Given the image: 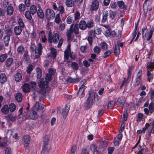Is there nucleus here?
Wrapping results in <instances>:
<instances>
[{
	"label": "nucleus",
	"instance_id": "9d476101",
	"mask_svg": "<svg viewBox=\"0 0 154 154\" xmlns=\"http://www.w3.org/2000/svg\"><path fill=\"white\" fill-rule=\"evenodd\" d=\"M71 53L70 49L68 47L64 52L65 61L67 63H69V60H68Z\"/></svg>",
	"mask_w": 154,
	"mask_h": 154
},
{
	"label": "nucleus",
	"instance_id": "c9c22d12",
	"mask_svg": "<svg viewBox=\"0 0 154 154\" xmlns=\"http://www.w3.org/2000/svg\"><path fill=\"white\" fill-rule=\"evenodd\" d=\"M36 72L37 73V78H40L42 75V72L41 69L39 67H37L36 68Z\"/></svg>",
	"mask_w": 154,
	"mask_h": 154
},
{
	"label": "nucleus",
	"instance_id": "4d7b16f0",
	"mask_svg": "<svg viewBox=\"0 0 154 154\" xmlns=\"http://www.w3.org/2000/svg\"><path fill=\"white\" fill-rule=\"evenodd\" d=\"M71 67L72 69L75 70L78 69L79 66L77 63L75 62H72L71 64Z\"/></svg>",
	"mask_w": 154,
	"mask_h": 154
},
{
	"label": "nucleus",
	"instance_id": "20e7f679",
	"mask_svg": "<svg viewBox=\"0 0 154 154\" xmlns=\"http://www.w3.org/2000/svg\"><path fill=\"white\" fill-rule=\"evenodd\" d=\"M49 141V139L48 136H45L43 139V148L41 154H48V148L47 146Z\"/></svg>",
	"mask_w": 154,
	"mask_h": 154
},
{
	"label": "nucleus",
	"instance_id": "393cba45",
	"mask_svg": "<svg viewBox=\"0 0 154 154\" xmlns=\"http://www.w3.org/2000/svg\"><path fill=\"white\" fill-rule=\"evenodd\" d=\"M108 14V11H104L103 13L102 18L101 22L102 23H105L107 20V17Z\"/></svg>",
	"mask_w": 154,
	"mask_h": 154
},
{
	"label": "nucleus",
	"instance_id": "a19ab883",
	"mask_svg": "<svg viewBox=\"0 0 154 154\" xmlns=\"http://www.w3.org/2000/svg\"><path fill=\"white\" fill-rule=\"evenodd\" d=\"M148 32V29L146 26H145L143 27L142 30V37L143 38L146 37V33Z\"/></svg>",
	"mask_w": 154,
	"mask_h": 154
},
{
	"label": "nucleus",
	"instance_id": "4468645a",
	"mask_svg": "<svg viewBox=\"0 0 154 154\" xmlns=\"http://www.w3.org/2000/svg\"><path fill=\"white\" fill-rule=\"evenodd\" d=\"M22 141L25 146H27L30 143V137L28 135H25L23 136Z\"/></svg>",
	"mask_w": 154,
	"mask_h": 154
},
{
	"label": "nucleus",
	"instance_id": "1a4fd4ad",
	"mask_svg": "<svg viewBox=\"0 0 154 154\" xmlns=\"http://www.w3.org/2000/svg\"><path fill=\"white\" fill-rule=\"evenodd\" d=\"M85 87L84 85H82L80 88L77 93L78 96L79 97L82 98L84 96Z\"/></svg>",
	"mask_w": 154,
	"mask_h": 154
},
{
	"label": "nucleus",
	"instance_id": "09e8293b",
	"mask_svg": "<svg viewBox=\"0 0 154 154\" xmlns=\"http://www.w3.org/2000/svg\"><path fill=\"white\" fill-rule=\"evenodd\" d=\"M34 66L33 65L30 64L27 67L26 72L28 74L30 73L34 69Z\"/></svg>",
	"mask_w": 154,
	"mask_h": 154
},
{
	"label": "nucleus",
	"instance_id": "e433bc0d",
	"mask_svg": "<svg viewBox=\"0 0 154 154\" xmlns=\"http://www.w3.org/2000/svg\"><path fill=\"white\" fill-rule=\"evenodd\" d=\"M134 68L133 66H130L128 71L127 80H129L131 78V72L133 69Z\"/></svg>",
	"mask_w": 154,
	"mask_h": 154
},
{
	"label": "nucleus",
	"instance_id": "0e129e2a",
	"mask_svg": "<svg viewBox=\"0 0 154 154\" xmlns=\"http://www.w3.org/2000/svg\"><path fill=\"white\" fill-rule=\"evenodd\" d=\"M94 51L95 53L98 54L100 52L101 49L100 47L96 46L94 48Z\"/></svg>",
	"mask_w": 154,
	"mask_h": 154
},
{
	"label": "nucleus",
	"instance_id": "de8ad7c7",
	"mask_svg": "<svg viewBox=\"0 0 154 154\" xmlns=\"http://www.w3.org/2000/svg\"><path fill=\"white\" fill-rule=\"evenodd\" d=\"M149 110L150 111L151 114L154 112V103H150L149 106Z\"/></svg>",
	"mask_w": 154,
	"mask_h": 154
},
{
	"label": "nucleus",
	"instance_id": "39448f33",
	"mask_svg": "<svg viewBox=\"0 0 154 154\" xmlns=\"http://www.w3.org/2000/svg\"><path fill=\"white\" fill-rule=\"evenodd\" d=\"M142 70L141 69H140L137 72L136 75L135 82L133 85L134 87H136L139 85L140 83L141 80V77L142 74Z\"/></svg>",
	"mask_w": 154,
	"mask_h": 154
},
{
	"label": "nucleus",
	"instance_id": "13d9d810",
	"mask_svg": "<svg viewBox=\"0 0 154 154\" xmlns=\"http://www.w3.org/2000/svg\"><path fill=\"white\" fill-rule=\"evenodd\" d=\"M80 13L76 11L74 14V19L75 20H77L80 19Z\"/></svg>",
	"mask_w": 154,
	"mask_h": 154
},
{
	"label": "nucleus",
	"instance_id": "58836bf2",
	"mask_svg": "<svg viewBox=\"0 0 154 154\" xmlns=\"http://www.w3.org/2000/svg\"><path fill=\"white\" fill-rule=\"evenodd\" d=\"M8 108L10 112H13L15 110L16 106L14 103H12L9 105Z\"/></svg>",
	"mask_w": 154,
	"mask_h": 154
},
{
	"label": "nucleus",
	"instance_id": "4be33fe9",
	"mask_svg": "<svg viewBox=\"0 0 154 154\" xmlns=\"http://www.w3.org/2000/svg\"><path fill=\"white\" fill-rule=\"evenodd\" d=\"M14 59L12 57L8 58L5 62V65L7 67H10L13 63Z\"/></svg>",
	"mask_w": 154,
	"mask_h": 154
},
{
	"label": "nucleus",
	"instance_id": "864d4df0",
	"mask_svg": "<svg viewBox=\"0 0 154 154\" xmlns=\"http://www.w3.org/2000/svg\"><path fill=\"white\" fill-rule=\"evenodd\" d=\"M7 57V54H4L0 56V62H4Z\"/></svg>",
	"mask_w": 154,
	"mask_h": 154
},
{
	"label": "nucleus",
	"instance_id": "a211bd4d",
	"mask_svg": "<svg viewBox=\"0 0 154 154\" xmlns=\"http://www.w3.org/2000/svg\"><path fill=\"white\" fill-rule=\"evenodd\" d=\"M125 102V98L123 97H120L117 100V103L118 105L123 107Z\"/></svg>",
	"mask_w": 154,
	"mask_h": 154
},
{
	"label": "nucleus",
	"instance_id": "473e14b6",
	"mask_svg": "<svg viewBox=\"0 0 154 154\" xmlns=\"http://www.w3.org/2000/svg\"><path fill=\"white\" fill-rule=\"evenodd\" d=\"M65 4L68 7H72L74 5V2L73 0H66Z\"/></svg>",
	"mask_w": 154,
	"mask_h": 154
},
{
	"label": "nucleus",
	"instance_id": "7ed1b4c3",
	"mask_svg": "<svg viewBox=\"0 0 154 154\" xmlns=\"http://www.w3.org/2000/svg\"><path fill=\"white\" fill-rule=\"evenodd\" d=\"M79 24L76 23L75 24L71 25L69 29L66 32V35L69 40L71 38L72 34L74 32L75 34H78L79 32Z\"/></svg>",
	"mask_w": 154,
	"mask_h": 154
},
{
	"label": "nucleus",
	"instance_id": "774afa93",
	"mask_svg": "<svg viewBox=\"0 0 154 154\" xmlns=\"http://www.w3.org/2000/svg\"><path fill=\"white\" fill-rule=\"evenodd\" d=\"M147 68L148 69L149 68L152 69H154V62H148L147 66Z\"/></svg>",
	"mask_w": 154,
	"mask_h": 154
},
{
	"label": "nucleus",
	"instance_id": "052dcab7",
	"mask_svg": "<svg viewBox=\"0 0 154 154\" xmlns=\"http://www.w3.org/2000/svg\"><path fill=\"white\" fill-rule=\"evenodd\" d=\"M52 75L49 74H47L45 76V81H47L49 82V81L52 80Z\"/></svg>",
	"mask_w": 154,
	"mask_h": 154
},
{
	"label": "nucleus",
	"instance_id": "a18cd8bd",
	"mask_svg": "<svg viewBox=\"0 0 154 154\" xmlns=\"http://www.w3.org/2000/svg\"><path fill=\"white\" fill-rule=\"evenodd\" d=\"M112 53V51L107 50L103 54V57L104 58H106L109 57Z\"/></svg>",
	"mask_w": 154,
	"mask_h": 154
},
{
	"label": "nucleus",
	"instance_id": "412c9836",
	"mask_svg": "<svg viewBox=\"0 0 154 154\" xmlns=\"http://www.w3.org/2000/svg\"><path fill=\"white\" fill-rule=\"evenodd\" d=\"M87 23L85 20H81L79 24V28L81 30H85L87 27Z\"/></svg>",
	"mask_w": 154,
	"mask_h": 154
},
{
	"label": "nucleus",
	"instance_id": "5fc2aeb1",
	"mask_svg": "<svg viewBox=\"0 0 154 154\" xmlns=\"http://www.w3.org/2000/svg\"><path fill=\"white\" fill-rule=\"evenodd\" d=\"M143 116V114L142 113H139L136 118L137 121L140 122Z\"/></svg>",
	"mask_w": 154,
	"mask_h": 154
},
{
	"label": "nucleus",
	"instance_id": "aec40b11",
	"mask_svg": "<svg viewBox=\"0 0 154 154\" xmlns=\"http://www.w3.org/2000/svg\"><path fill=\"white\" fill-rule=\"evenodd\" d=\"M117 4L119 8L121 9L126 10L127 9V5L122 1H118L117 2Z\"/></svg>",
	"mask_w": 154,
	"mask_h": 154
},
{
	"label": "nucleus",
	"instance_id": "f03ea898",
	"mask_svg": "<svg viewBox=\"0 0 154 154\" xmlns=\"http://www.w3.org/2000/svg\"><path fill=\"white\" fill-rule=\"evenodd\" d=\"M30 50L32 52H35V58H38L42 54V50L43 47L41 43H38L37 47L35 44H32L30 46Z\"/></svg>",
	"mask_w": 154,
	"mask_h": 154
},
{
	"label": "nucleus",
	"instance_id": "5701e85b",
	"mask_svg": "<svg viewBox=\"0 0 154 154\" xmlns=\"http://www.w3.org/2000/svg\"><path fill=\"white\" fill-rule=\"evenodd\" d=\"M22 30V28L18 26H16L14 28V32L17 35H20L21 33Z\"/></svg>",
	"mask_w": 154,
	"mask_h": 154
},
{
	"label": "nucleus",
	"instance_id": "603ef678",
	"mask_svg": "<svg viewBox=\"0 0 154 154\" xmlns=\"http://www.w3.org/2000/svg\"><path fill=\"white\" fill-rule=\"evenodd\" d=\"M115 104V101L113 100L110 101L108 104V109H112L113 108Z\"/></svg>",
	"mask_w": 154,
	"mask_h": 154
},
{
	"label": "nucleus",
	"instance_id": "ddd939ff",
	"mask_svg": "<svg viewBox=\"0 0 154 154\" xmlns=\"http://www.w3.org/2000/svg\"><path fill=\"white\" fill-rule=\"evenodd\" d=\"M93 99L88 98L86 102L85 103V106L86 109L90 108L92 105Z\"/></svg>",
	"mask_w": 154,
	"mask_h": 154
},
{
	"label": "nucleus",
	"instance_id": "f8f14e48",
	"mask_svg": "<svg viewBox=\"0 0 154 154\" xmlns=\"http://www.w3.org/2000/svg\"><path fill=\"white\" fill-rule=\"evenodd\" d=\"M5 33L7 35H6L11 36L13 34V31L11 28L8 25H5Z\"/></svg>",
	"mask_w": 154,
	"mask_h": 154
},
{
	"label": "nucleus",
	"instance_id": "b1692460",
	"mask_svg": "<svg viewBox=\"0 0 154 154\" xmlns=\"http://www.w3.org/2000/svg\"><path fill=\"white\" fill-rule=\"evenodd\" d=\"M14 79L17 82H19L22 79V76L21 74L19 72H17L14 75Z\"/></svg>",
	"mask_w": 154,
	"mask_h": 154
},
{
	"label": "nucleus",
	"instance_id": "69168bd1",
	"mask_svg": "<svg viewBox=\"0 0 154 154\" xmlns=\"http://www.w3.org/2000/svg\"><path fill=\"white\" fill-rule=\"evenodd\" d=\"M76 146L75 145H73L71 147L70 154H75V152L76 150Z\"/></svg>",
	"mask_w": 154,
	"mask_h": 154
},
{
	"label": "nucleus",
	"instance_id": "e2e57ef3",
	"mask_svg": "<svg viewBox=\"0 0 154 154\" xmlns=\"http://www.w3.org/2000/svg\"><path fill=\"white\" fill-rule=\"evenodd\" d=\"M9 2L8 0H4L2 3L3 7L5 8L8 7L7 6L9 5Z\"/></svg>",
	"mask_w": 154,
	"mask_h": 154
},
{
	"label": "nucleus",
	"instance_id": "c756f323",
	"mask_svg": "<svg viewBox=\"0 0 154 154\" xmlns=\"http://www.w3.org/2000/svg\"><path fill=\"white\" fill-rule=\"evenodd\" d=\"M2 112L5 114H7L8 113L9 109L8 106L7 105H4L1 109Z\"/></svg>",
	"mask_w": 154,
	"mask_h": 154
},
{
	"label": "nucleus",
	"instance_id": "338daca9",
	"mask_svg": "<svg viewBox=\"0 0 154 154\" xmlns=\"http://www.w3.org/2000/svg\"><path fill=\"white\" fill-rule=\"evenodd\" d=\"M5 154H12V151L10 147L8 146L5 149Z\"/></svg>",
	"mask_w": 154,
	"mask_h": 154
},
{
	"label": "nucleus",
	"instance_id": "bf43d9fd",
	"mask_svg": "<svg viewBox=\"0 0 154 154\" xmlns=\"http://www.w3.org/2000/svg\"><path fill=\"white\" fill-rule=\"evenodd\" d=\"M87 27L88 28H91L94 26V22L93 20H90L87 23Z\"/></svg>",
	"mask_w": 154,
	"mask_h": 154
},
{
	"label": "nucleus",
	"instance_id": "f3484780",
	"mask_svg": "<svg viewBox=\"0 0 154 154\" xmlns=\"http://www.w3.org/2000/svg\"><path fill=\"white\" fill-rule=\"evenodd\" d=\"M59 40V36L57 33H55L54 34L53 36L51 37V41L49 42V43H51L53 42L54 44L57 43Z\"/></svg>",
	"mask_w": 154,
	"mask_h": 154
},
{
	"label": "nucleus",
	"instance_id": "9b49d317",
	"mask_svg": "<svg viewBox=\"0 0 154 154\" xmlns=\"http://www.w3.org/2000/svg\"><path fill=\"white\" fill-rule=\"evenodd\" d=\"M99 5V2L97 0L92 1L91 5V9L93 10H97L98 8Z\"/></svg>",
	"mask_w": 154,
	"mask_h": 154
},
{
	"label": "nucleus",
	"instance_id": "4c0bfd02",
	"mask_svg": "<svg viewBox=\"0 0 154 154\" xmlns=\"http://www.w3.org/2000/svg\"><path fill=\"white\" fill-rule=\"evenodd\" d=\"M57 11H59V15H62L64 13H65L64 8L63 5H60L59 6L58 8Z\"/></svg>",
	"mask_w": 154,
	"mask_h": 154
},
{
	"label": "nucleus",
	"instance_id": "ea45409f",
	"mask_svg": "<svg viewBox=\"0 0 154 154\" xmlns=\"http://www.w3.org/2000/svg\"><path fill=\"white\" fill-rule=\"evenodd\" d=\"M97 146L94 144L91 145V149L92 151L93 154H97L99 152L97 149Z\"/></svg>",
	"mask_w": 154,
	"mask_h": 154
},
{
	"label": "nucleus",
	"instance_id": "6ab92c4d",
	"mask_svg": "<svg viewBox=\"0 0 154 154\" xmlns=\"http://www.w3.org/2000/svg\"><path fill=\"white\" fill-rule=\"evenodd\" d=\"M30 87L31 86L29 84L25 83L22 87V90L24 92L27 93L29 92Z\"/></svg>",
	"mask_w": 154,
	"mask_h": 154
},
{
	"label": "nucleus",
	"instance_id": "2f4dec72",
	"mask_svg": "<svg viewBox=\"0 0 154 154\" xmlns=\"http://www.w3.org/2000/svg\"><path fill=\"white\" fill-rule=\"evenodd\" d=\"M25 51L24 47L22 45H20L17 48V51L19 54L21 55L23 54Z\"/></svg>",
	"mask_w": 154,
	"mask_h": 154
},
{
	"label": "nucleus",
	"instance_id": "680f3d73",
	"mask_svg": "<svg viewBox=\"0 0 154 154\" xmlns=\"http://www.w3.org/2000/svg\"><path fill=\"white\" fill-rule=\"evenodd\" d=\"M80 50L81 52L84 53L87 51L88 48L86 46H82L80 48Z\"/></svg>",
	"mask_w": 154,
	"mask_h": 154
},
{
	"label": "nucleus",
	"instance_id": "6e6552de",
	"mask_svg": "<svg viewBox=\"0 0 154 154\" xmlns=\"http://www.w3.org/2000/svg\"><path fill=\"white\" fill-rule=\"evenodd\" d=\"M40 80L39 83H38V86L41 88L46 89L48 88L49 85V82L47 81H43Z\"/></svg>",
	"mask_w": 154,
	"mask_h": 154
},
{
	"label": "nucleus",
	"instance_id": "f704fd0d",
	"mask_svg": "<svg viewBox=\"0 0 154 154\" xmlns=\"http://www.w3.org/2000/svg\"><path fill=\"white\" fill-rule=\"evenodd\" d=\"M38 16L40 18H44V14L43 11L41 8H39L37 11Z\"/></svg>",
	"mask_w": 154,
	"mask_h": 154
},
{
	"label": "nucleus",
	"instance_id": "37998d69",
	"mask_svg": "<svg viewBox=\"0 0 154 154\" xmlns=\"http://www.w3.org/2000/svg\"><path fill=\"white\" fill-rule=\"evenodd\" d=\"M7 117L11 122H13L16 120V116L13 114H10L8 115Z\"/></svg>",
	"mask_w": 154,
	"mask_h": 154
},
{
	"label": "nucleus",
	"instance_id": "3c124183",
	"mask_svg": "<svg viewBox=\"0 0 154 154\" xmlns=\"http://www.w3.org/2000/svg\"><path fill=\"white\" fill-rule=\"evenodd\" d=\"M18 8L20 11L24 12L26 10V6L25 5L21 3L19 5Z\"/></svg>",
	"mask_w": 154,
	"mask_h": 154
},
{
	"label": "nucleus",
	"instance_id": "f257e3e1",
	"mask_svg": "<svg viewBox=\"0 0 154 154\" xmlns=\"http://www.w3.org/2000/svg\"><path fill=\"white\" fill-rule=\"evenodd\" d=\"M20 113L19 114V118L21 117L23 119L24 118L26 117L27 119H36L38 117V115L37 112L34 111H32L29 113H27V112L24 111L23 112V107L21 106L19 110Z\"/></svg>",
	"mask_w": 154,
	"mask_h": 154
},
{
	"label": "nucleus",
	"instance_id": "a878e982",
	"mask_svg": "<svg viewBox=\"0 0 154 154\" xmlns=\"http://www.w3.org/2000/svg\"><path fill=\"white\" fill-rule=\"evenodd\" d=\"M10 39V36H9L5 35L4 37L3 41L5 46L8 47V46Z\"/></svg>",
	"mask_w": 154,
	"mask_h": 154
},
{
	"label": "nucleus",
	"instance_id": "2eb2a0df",
	"mask_svg": "<svg viewBox=\"0 0 154 154\" xmlns=\"http://www.w3.org/2000/svg\"><path fill=\"white\" fill-rule=\"evenodd\" d=\"M11 5V4L7 7L6 10L7 14L9 16L12 15L14 12V7Z\"/></svg>",
	"mask_w": 154,
	"mask_h": 154
},
{
	"label": "nucleus",
	"instance_id": "dca6fc26",
	"mask_svg": "<svg viewBox=\"0 0 154 154\" xmlns=\"http://www.w3.org/2000/svg\"><path fill=\"white\" fill-rule=\"evenodd\" d=\"M7 79L6 75L5 73L0 74V83L2 84H4L7 82Z\"/></svg>",
	"mask_w": 154,
	"mask_h": 154
},
{
	"label": "nucleus",
	"instance_id": "7c9ffc66",
	"mask_svg": "<svg viewBox=\"0 0 154 154\" xmlns=\"http://www.w3.org/2000/svg\"><path fill=\"white\" fill-rule=\"evenodd\" d=\"M41 38L43 42H45L47 40V38L45 35V33L44 30L40 32Z\"/></svg>",
	"mask_w": 154,
	"mask_h": 154
},
{
	"label": "nucleus",
	"instance_id": "72a5a7b5",
	"mask_svg": "<svg viewBox=\"0 0 154 154\" xmlns=\"http://www.w3.org/2000/svg\"><path fill=\"white\" fill-rule=\"evenodd\" d=\"M37 10L36 7L35 5H32L30 8V12L33 15L37 12Z\"/></svg>",
	"mask_w": 154,
	"mask_h": 154
},
{
	"label": "nucleus",
	"instance_id": "49530a36",
	"mask_svg": "<svg viewBox=\"0 0 154 154\" xmlns=\"http://www.w3.org/2000/svg\"><path fill=\"white\" fill-rule=\"evenodd\" d=\"M154 31V28L153 27H152L148 33V37L147 38V41H149L152 37L153 33Z\"/></svg>",
	"mask_w": 154,
	"mask_h": 154
},
{
	"label": "nucleus",
	"instance_id": "0eeeda50",
	"mask_svg": "<svg viewBox=\"0 0 154 154\" xmlns=\"http://www.w3.org/2000/svg\"><path fill=\"white\" fill-rule=\"evenodd\" d=\"M70 108V105L69 104L66 105L65 107L63 109L62 115L63 117L65 118L67 116Z\"/></svg>",
	"mask_w": 154,
	"mask_h": 154
},
{
	"label": "nucleus",
	"instance_id": "bb28decb",
	"mask_svg": "<svg viewBox=\"0 0 154 154\" xmlns=\"http://www.w3.org/2000/svg\"><path fill=\"white\" fill-rule=\"evenodd\" d=\"M120 49L119 46L118 45H115L114 51V54L116 57H118L120 53Z\"/></svg>",
	"mask_w": 154,
	"mask_h": 154
},
{
	"label": "nucleus",
	"instance_id": "c85d7f7f",
	"mask_svg": "<svg viewBox=\"0 0 154 154\" xmlns=\"http://www.w3.org/2000/svg\"><path fill=\"white\" fill-rule=\"evenodd\" d=\"M151 71H152V70H149L148 69L147 70V76L148 78H147V80L149 82H150L151 80H152L153 79V75L151 73Z\"/></svg>",
	"mask_w": 154,
	"mask_h": 154
},
{
	"label": "nucleus",
	"instance_id": "8fccbe9b",
	"mask_svg": "<svg viewBox=\"0 0 154 154\" xmlns=\"http://www.w3.org/2000/svg\"><path fill=\"white\" fill-rule=\"evenodd\" d=\"M31 14H32L29 11H27L25 12V16L27 19L31 20L32 19Z\"/></svg>",
	"mask_w": 154,
	"mask_h": 154
},
{
	"label": "nucleus",
	"instance_id": "423d86ee",
	"mask_svg": "<svg viewBox=\"0 0 154 154\" xmlns=\"http://www.w3.org/2000/svg\"><path fill=\"white\" fill-rule=\"evenodd\" d=\"M45 15L47 19L48 20H50L55 17V14L52 10L48 9L46 10Z\"/></svg>",
	"mask_w": 154,
	"mask_h": 154
},
{
	"label": "nucleus",
	"instance_id": "c03bdc74",
	"mask_svg": "<svg viewBox=\"0 0 154 154\" xmlns=\"http://www.w3.org/2000/svg\"><path fill=\"white\" fill-rule=\"evenodd\" d=\"M100 46L101 48L103 50H106L107 49L108 45L105 42H101Z\"/></svg>",
	"mask_w": 154,
	"mask_h": 154
},
{
	"label": "nucleus",
	"instance_id": "cd10ccee",
	"mask_svg": "<svg viewBox=\"0 0 154 154\" xmlns=\"http://www.w3.org/2000/svg\"><path fill=\"white\" fill-rule=\"evenodd\" d=\"M15 99L18 102H21L23 99V95L20 92L17 93L15 95Z\"/></svg>",
	"mask_w": 154,
	"mask_h": 154
},
{
	"label": "nucleus",
	"instance_id": "79ce46f5",
	"mask_svg": "<svg viewBox=\"0 0 154 154\" xmlns=\"http://www.w3.org/2000/svg\"><path fill=\"white\" fill-rule=\"evenodd\" d=\"M46 92V89L44 88H41L39 91V93L41 94V96H39V100H41V98L44 97V95Z\"/></svg>",
	"mask_w": 154,
	"mask_h": 154
},
{
	"label": "nucleus",
	"instance_id": "6e6d98bb",
	"mask_svg": "<svg viewBox=\"0 0 154 154\" xmlns=\"http://www.w3.org/2000/svg\"><path fill=\"white\" fill-rule=\"evenodd\" d=\"M54 21L57 24H59L61 21V19L59 14H57L55 17Z\"/></svg>",
	"mask_w": 154,
	"mask_h": 154
}]
</instances>
